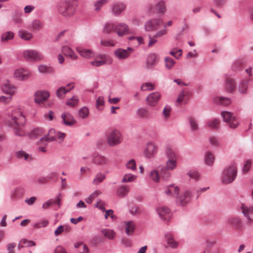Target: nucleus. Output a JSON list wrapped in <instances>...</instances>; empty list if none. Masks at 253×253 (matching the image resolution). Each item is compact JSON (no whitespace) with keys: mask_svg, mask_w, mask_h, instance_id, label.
<instances>
[{"mask_svg":"<svg viewBox=\"0 0 253 253\" xmlns=\"http://www.w3.org/2000/svg\"><path fill=\"white\" fill-rule=\"evenodd\" d=\"M57 13L65 18L72 17L76 13L77 5L72 0H61L56 4Z\"/></svg>","mask_w":253,"mask_h":253,"instance_id":"nucleus-2","label":"nucleus"},{"mask_svg":"<svg viewBox=\"0 0 253 253\" xmlns=\"http://www.w3.org/2000/svg\"><path fill=\"white\" fill-rule=\"evenodd\" d=\"M129 192V187L128 186L122 185L119 187L117 190V195L123 198L126 196Z\"/></svg>","mask_w":253,"mask_h":253,"instance_id":"nucleus-36","label":"nucleus"},{"mask_svg":"<svg viewBox=\"0 0 253 253\" xmlns=\"http://www.w3.org/2000/svg\"><path fill=\"white\" fill-rule=\"evenodd\" d=\"M100 44L104 46H115L116 44V42L113 40H106L102 39L100 41Z\"/></svg>","mask_w":253,"mask_h":253,"instance_id":"nucleus-56","label":"nucleus"},{"mask_svg":"<svg viewBox=\"0 0 253 253\" xmlns=\"http://www.w3.org/2000/svg\"><path fill=\"white\" fill-rule=\"evenodd\" d=\"M35 245L36 243L35 242L23 239L20 241L18 248L20 249L25 247L35 246Z\"/></svg>","mask_w":253,"mask_h":253,"instance_id":"nucleus-49","label":"nucleus"},{"mask_svg":"<svg viewBox=\"0 0 253 253\" xmlns=\"http://www.w3.org/2000/svg\"><path fill=\"white\" fill-rule=\"evenodd\" d=\"M112 63V59L109 55L99 54L90 62V64L93 67H100L105 64H111Z\"/></svg>","mask_w":253,"mask_h":253,"instance_id":"nucleus-8","label":"nucleus"},{"mask_svg":"<svg viewBox=\"0 0 253 253\" xmlns=\"http://www.w3.org/2000/svg\"><path fill=\"white\" fill-rule=\"evenodd\" d=\"M18 36L23 40L29 41L33 38V35L25 30H20L18 32Z\"/></svg>","mask_w":253,"mask_h":253,"instance_id":"nucleus-29","label":"nucleus"},{"mask_svg":"<svg viewBox=\"0 0 253 253\" xmlns=\"http://www.w3.org/2000/svg\"><path fill=\"white\" fill-rule=\"evenodd\" d=\"M48 222L46 220H43L36 223L34 224V227L35 228H40L42 227H44L47 225Z\"/></svg>","mask_w":253,"mask_h":253,"instance_id":"nucleus-64","label":"nucleus"},{"mask_svg":"<svg viewBox=\"0 0 253 253\" xmlns=\"http://www.w3.org/2000/svg\"><path fill=\"white\" fill-rule=\"evenodd\" d=\"M43 26L42 23L39 20H34L29 26L30 29L33 31H39L41 30Z\"/></svg>","mask_w":253,"mask_h":253,"instance_id":"nucleus-31","label":"nucleus"},{"mask_svg":"<svg viewBox=\"0 0 253 253\" xmlns=\"http://www.w3.org/2000/svg\"><path fill=\"white\" fill-rule=\"evenodd\" d=\"M252 165V161L251 160H247L244 164L243 168V172L244 173H247L251 168Z\"/></svg>","mask_w":253,"mask_h":253,"instance_id":"nucleus-61","label":"nucleus"},{"mask_svg":"<svg viewBox=\"0 0 253 253\" xmlns=\"http://www.w3.org/2000/svg\"><path fill=\"white\" fill-rule=\"evenodd\" d=\"M158 147L153 142H148L143 151L144 156L150 159L153 158L157 153Z\"/></svg>","mask_w":253,"mask_h":253,"instance_id":"nucleus-11","label":"nucleus"},{"mask_svg":"<svg viewBox=\"0 0 253 253\" xmlns=\"http://www.w3.org/2000/svg\"><path fill=\"white\" fill-rule=\"evenodd\" d=\"M236 84L233 79L228 78L226 79L225 89L228 91L232 92L235 88Z\"/></svg>","mask_w":253,"mask_h":253,"instance_id":"nucleus-35","label":"nucleus"},{"mask_svg":"<svg viewBox=\"0 0 253 253\" xmlns=\"http://www.w3.org/2000/svg\"><path fill=\"white\" fill-rule=\"evenodd\" d=\"M23 57L28 61H39L43 58V55L40 52L33 49L24 50L23 52Z\"/></svg>","mask_w":253,"mask_h":253,"instance_id":"nucleus-9","label":"nucleus"},{"mask_svg":"<svg viewBox=\"0 0 253 253\" xmlns=\"http://www.w3.org/2000/svg\"><path fill=\"white\" fill-rule=\"evenodd\" d=\"M249 81L250 79H246L243 80L241 82L239 86V90L241 93H244L246 92Z\"/></svg>","mask_w":253,"mask_h":253,"instance_id":"nucleus-50","label":"nucleus"},{"mask_svg":"<svg viewBox=\"0 0 253 253\" xmlns=\"http://www.w3.org/2000/svg\"><path fill=\"white\" fill-rule=\"evenodd\" d=\"M101 233L105 237L110 240L114 239L116 235V233L114 231L109 229H104L102 230Z\"/></svg>","mask_w":253,"mask_h":253,"instance_id":"nucleus-43","label":"nucleus"},{"mask_svg":"<svg viewBox=\"0 0 253 253\" xmlns=\"http://www.w3.org/2000/svg\"><path fill=\"white\" fill-rule=\"evenodd\" d=\"M156 211L161 219L169 221L171 217L170 210L164 206L159 207L156 209Z\"/></svg>","mask_w":253,"mask_h":253,"instance_id":"nucleus-16","label":"nucleus"},{"mask_svg":"<svg viewBox=\"0 0 253 253\" xmlns=\"http://www.w3.org/2000/svg\"><path fill=\"white\" fill-rule=\"evenodd\" d=\"M62 121L66 126H72L76 123V121L71 114L69 112H65L61 115Z\"/></svg>","mask_w":253,"mask_h":253,"instance_id":"nucleus-20","label":"nucleus"},{"mask_svg":"<svg viewBox=\"0 0 253 253\" xmlns=\"http://www.w3.org/2000/svg\"><path fill=\"white\" fill-rule=\"evenodd\" d=\"M16 156L18 159L24 160L26 161H30L32 159V157L30 155L23 151H19L17 152Z\"/></svg>","mask_w":253,"mask_h":253,"instance_id":"nucleus-40","label":"nucleus"},{"mask_svg":"<svg viewBox=\"0 0 253 253\" xmlns=\"http://www.w3.org/2000/svg\"><path fill=\"white\" fill-rule=\"evenodd\" d=\"M133 51L131 47H127L126 49L118 48L114 51V55L118 59L123 60L127 58Z\"/></svg>","mask_w":253,"mask_h":253,"instance_id":"nucleus-15","label":"nucleus"},{"mask_svg":"<svg viewBox=\"0 0 253 253\" xmlns=\"http://www.w3.org/2000/svg\"><path fill=\"white\" fill-rule=\"evenodd\" d=\"M38 71L40 73L43 74H52L54 73V69L53 67L44 64L38 66Z\"/></svg>","mask_w":253,"mask_h":253,"instance_id":"nucleus-30","label":"nucleus"},{"mask_svg":"<svg viewBox=\"0 0 253 253\" xmlns=\"http://www.w3.org/2000/svg\"><path fill=\"white\" fill-rule=\"evenodd\" d=\"M0 88L3 93L9 96L10 99H12L13 96L15 95L18 92V86L9 81L3 83Z\"/></svg>","mask_w":253,"mask_h":253,"instance_id":"nucleus-7","label":"nucleus"},{"mask_svg":"<svg viewBox=\"0 0 253 253\" xmlns=\"http://www.w3.org/2000/svg\"><path fill=\"white\" fill-rule=\"evenodd\" d=\"M58 131H56L54 129H50L49 130L48 133L44 135L43 137L41 138V141H48L56 140V135Z\"/></svg>","mask_w":253,"mask_h":253,"instance_id":"nucleus-26","label":"nucleus"},{"mask_svg":"<svg viewBox=\"0 0 253 253\" xmlns=\"http://www.w3.org/2000/svg\"><path fill=\"white\" fill-rule=\"evenodd\" d=\"M116 28H117V25L109 23H107L104 27L103 29V32L104 33H110L113 32H116Z\"/></svg>","mask_w":253,"mask_h":253,"instance_id":"nucleus-44","label":"nucleus"},{"mask_svg":"<svg viewBox=\"0 0 253 253\" xmlns=\"http://www.w3.org/2000/svg\"><path fill=\"white\" fill-rule=\"evenodd\" d=\"M166 154L168 160L166 162L165 167L161 168V174L164 178H168L169 176V170H173L177 167V156L175 152L171 148L167 147Z\"/></svg>","mask_w":253,"mask_h":253,"instance_id":"nucleus-3","label":"nucleus"},{"mask_svg":"<svg viewBox=\"0 0 253 253\" xmlns=\"http://www.w3.org/2000/svg\"><path fill=\"white\" fill-rule=\"evenodd\" d=\"M92 161L95 165L100 166L107 165L108 163L107 158L97 153L94 154L92 155Z\"/></svg>","mask_w":253,"mask_h":253,"instance_id":"nucleus-18","label":"nucleus"},{"mask_svg":"<svg viewBox=\"0 0 253 253\" xmlns=\"http://www.w3.org/2000/svg\"><path fill=\"white\" fill-rule=\"evenodd\" d=\"M126 8V5L122 2L114 3L112 6V12L116 16L120 15Z\"/></svg>","mask_w":253,"mask_h":253,"instance_id":"nucleus-19","label":"nucleus"},{"mask_svg":"<svg viewBox=\"0 0 253 253\" xmlns=\"http://www.w3.org/2000/svg\"><path fill=\"white\" fill-rule=\"evenodd\" d=\"M177 202L181 206H184L188 203L191 200V193L186 191L183 192L180 196L177 197Z\"/></svg>","mask_w":253,"mask_h":253,"instance_id":"nucleus-21","label":"nucleus"},{"mask_svg":"<svg viewBox=\"0 0 253 253\" xmlns=\"http://www.w3.org/2000/svg\"><path fill=\"white\" fill-rule=\"evenodd\" d=\"M165 191L167 195H171L177 197L179 193V189L177 186L171 185L166 187Z\"/></svg>","mask_w":253,"mask_h":253,"instance_id":"nucleus-28","label":"nucleus"},{"mask_svg":"<svg viewBox=\"0 0 253 253\" xmlns=\"http://www.w3.org/2000/svg\"><path fill=\"white\" fill-rule=\"evenodd\" d=\"M50 96L49 92L45 90H38L34 93V101L40 105H42Z\"/></svg>","mask_w":253,"mask_h":253,"instance_id":"nucleus-10","label":"nucleus"},{"mask_svg":"<svg viewBox=\"0 0 253 253\" xmlns=\"http://www.w3.org/2000/svg\"><path fill=\"white\" fill-rule=\"evenodd\" d=\"M156 9L159 13L164 14L167 10L165 2L163 0L159 1L156 5Z\"/></svg>","mask_w":253,"mask_h":253,"instance_id":"nucleus-42","label":"nucleus"},{"mask_svg":"<svg viewBox=\"0 0 253 253\" xmlns=\"http://www.w3.org/2000/svg\"><path fill=\"white\" fill-rule=\"evenodd\" d=\"M62 53L66 57H69L73 60H76L78 58L77 55L75 53L72 49L68 46H63L61 49Z\"/></svg>","mask_w":253,"mask_h":253,"instance_id":"nucleus-23","label":"nucleus"},{"mask_svg":"<svg viewBox=\"0 0 253 253\" xmlns=\"http://www.w3.org/2000/svg\"><path fill=\"white\" fill-rule=\"evenodd\" d=\"M161 98V94L159 92H154L149 94L146 98V102L150 107L156 106Z\"/></svg>","mask_w":253,"mask_h":253,"instance_id":"nucleus-17","label":"nucleus"},{"mask_svg":"<svg viewBox=\"0 0 253 253\" xmlns=\"http://www.w3.org/2000/svg\"><path fill=\"white\" fill-rule=\"evenodd\" d=\"M168 245L172 248H176L178 246V243L174 240L171 233H167L165 235Z\"/></svg>","mask_w":253,"mask_h":253,"instance_id":"nucleus-32","label":"nucleus"},{"mask_svg":"<svg viewBox=\"0 0 253 253\" xmlns=\"http://www.w3.org/2000/svg\"><path fill=\"white\" fill-rule=\"evenodd\" d=\"M169 54L172 56L174 57L176 59H179V58L182 55V50L177 49H172L169 52Z\"/></svg>","mask_w":253,"mask_h":253,"instance_id":"nucleus-62","label":"nucleus"},{"mask_svg":"<svg viewBox=\"0 0 253 253\" xmlns=\"http://www.w3.org/2000/svg\"><path fill=\"white\" fill-rule=\"evenodd\" d=\"M125 226L126 233L128 236L132 235L136 228L135 222L131 220L126 221L125 222Z\"/></svg>","mask_w":253,"mask_h":253,"instance_id":"nucleus-25","label":"nucleus"},{"mask_svg":"<svg viewBox=\"0 0 253 253\" xmlns=\"http://www.w3.org/2000/svg\"><path fill=\"white\" fill-rule=\"evenodd\" d=\"M220 124V121L218 119L210 120L207 122V126L209 128L217 129Z\"/></svg>","mask_w":253,"mask_h":253,"instance_id":"nucleus-54","label":"nucleus"},{"mask_svg":"<svg viewBox=\"0 0 253 253\" xmlns=\"http://www.w3.org/2000/svg\"><path fill=\"white\" fill-rule=\"evenodd\" d=\"M66 93L67 92L65 89V86H62L57 90L56 94L58 98H63Z\"/></svg>","mask_w":253,"mask_h":253,"instance_id":"nucleus-59","label":"nucleus"},{"mask_svg":"<svg viewBox=\"0 0 253 253\" xmlns=\"http://www.w3.org/2000/svg\"><path fill=\"white\" fill-rule=\"evenodd\" d=\"M158 60V56L156 54H150L146 60V67L148 69H151L154 67Z\"/></svg>","mask_w":253,"mask_h":253,"instance_id":"nucleus-24","label":"nucleus"},{"mask_svg":"<svg viewBox=\"0 0 253 253\" xmlns=\"http://www.w3.org/2000/svg\"><path fill=\"white\" fill-rule=\"evenodd\" d=\"M161 172V169H160ZM160 175L158 169H154L152 170L149 174V177L155 182H159L160 179Z\"/></svg>","mask_w":253,"mask_h":253,"instance_id":"nucleus-41","label":"nucleus"},{"mask_svg":"<svg viewBox=\"0 0 253 253\" xmlns=\"http://www.w3.org/2000/svg\"><path fill=\"white\" fill-rule=\"evenodd\" d=\"M128 26L125 23H120L117 25L116 33L119 36H123L129 33Z\"/></svg>","mask_w":253,"mask_h":253,"instance_id":"nucleus-22","label":"nucleus"},{"mask_svg":"<svg viewBox=\"0 0 253 253\" xmlns=\"http://www.w3.org/2000/svg\"><path fill=\"white\" fill-rule=\"evenodd\" d=\"M128 39L130 41H132L134 40H136L138 42V44L139 45L144 44L145 43L144 38L142 36H137V37L131 36V37H129L128 38Z\"/></svg>","mask_w":253,"mask_h":253,"instance_id":"nucleus-63","label":"nucleus"},{"mask_svg":"<svg viewBox=\"0 0 253 253\" xmlns=\"http://www.w3.org/2000/svg\"><path fill=\"white\" fill-rule=\"evenodd\" d=\"M163 24V21L160 18L152 19L148 21L145 24V29L146 31L156 30L159 27Z\"/></svg>","mask_w":253,"mask_h":253,"instance_id":"nucleus-14","label":"nucleus"},{"mask_svg":"<svg viewBox=\"0 0 253 253\" xmlns=\"http://www.w3.org/2000/svg\"><path fill=\"white\" fill-rule=\"evenodd\" d=\"M79 102V98L76 96H73L72 98H71L70 99L67 100L66 102V104L68 106H71V107H74Z\"/></svg>","mask_w":253,"mask_h":253,"instance_id":"nucleus-57","label":"nucleus"},{"mask_svg":"<svg viewBox=\"0 0 253 253\" xmlns=\"http://www.w3.org/2000/svg\"><path fill=\"white\" fill-rule=\"evenodd\" d=\"M105 175L102 173H98L95 175L93 180V183L95 185H97L102 182L105 178Z\"/></svg>","mask_w":253,"mask_h":253,"instance_id":"nucleus-55","label":"nucleus"},{"mask_svg":"<svg viewBox=\"0 0 253 253\" xmlns=\"http://www.w3.org/2000/svg\"><path fill=\"white\" fill-rule=\"evenodd\" d=\"M141 89L142 90H153L154 89V84L150 83H146L143 84L141 86Z\"/></svg>","mask_w":253,"mask_h":253,"instance_id":"nucleus-60","label":"nucleus"},{"mask_svg":"<svg viewBox=\"0 0 253 253\" xmlns=\"http://www.w3.org/2000/svg\"><path fill=\"white\" fill-rule=\"evenodd\" d=\"M214 101L220 105L227 106L231 103V100L228 98L218 97L214 99Z\"/></svg>","mask_w":253,"mask_h":253,"instance_id":"nucleus-48","label":"nucleus"},{"mask_svg":"<svg viewBox=\"0 0 253 253\" xmlns=\"http://www.w3.org/2000/svg\"><path fill=\"white\" fill-rule=\"evenodd\" d=\"M14 34L11 31H8L3 33L0 38V41L2 42H7L14 38Z\"/></svg>","mask_w":253,"mask_h":253,"instance_id":"nucleus-39","label":"nucleus"},{"mask_svg":"<svg viewBox=\"0 0 253 253\" xmlns=\"http://www.w3.org/2000/svg\"><path fill=\"white\" fill-rule=\"evenodd\" d=\"M137 178V176L131 173L126 174L122 180V182L124 183L131 182L134 181Z\"/></svg>","mask_w":253,"mask_h":253,"instance_id":"nucleus-51","label":"nucleus"},{"mask_svg":"<svg viewBox=\"0 0 253 253\" xmlns=\"http://www.w3.org/2000/svg\"><path fill=\"white\" fill-rule=\"evenodd\" d=\"M32 75L31 73L27 69L19 68L13 72V77L19 81H25L29 79Z\"/></svg>","mask_w":253,"mask_h":253,"instance_id":"nucleus-13","label":"nucleus"},{"mask_svg":"<svg viewBox=\"0 0 253 253\" xmlns=\"http://www.w3.org/2000/svg\"><path fill=\"white\" fill-rule=\"evenodd\" d=\"M77 51L82 57L86 58H90L94 56V52L90 49L83 48L81 47L76 48Z\"/></svg>","mask_w":253,"mask_h":253,"instance_id":"nucleus-27","label":"nucleus"},{"mask_svg":"<svg viewBox=\"0 0 253 253\" xmlns=\"http://www.w3.org/2000/svg\"><path fill=\"white\" fill-rule=\"evenodd\" d=\"M215 159L214 156L212 153L210 151L206 152L205 155V162L209 166H212Z\"/></svg>","mask_w":253,"mask_h":253,"instance_id":"nucleus-37","label":"nucleus"},{"mask_svg":"<svg viewBox=\"0 0 253 253\" xmlns=\"http://www.w3.org/2000/svg\"><path fill=\"white\" fill-rule=\"evenodd\" d=\"M237 173V168L234 165H231L225 168L221 174V183L225 185L232 183L236 177Z\"/></svg>","mask_w":253,"mask_h":253,"instance_id":"nucleus-4","label":"nucleus"},{"mask_svg":"<svg viewBox=\"0 0 253 253\" xmlns=\"http://www.w3.org/2000/svg\"><path fill=\"white\" fill-rule=\"evenodd\" d=\"M223 120L231 128H235L239 125V121L236 117L231 112L223 111L221 113Z\"/></svg>","mask_w":253,"mask_h":253,"instance_id":"nucleus-6","label":"nucleus"},{"mask_svg":"<svg viewBox=\"0 0 253 253\" xmlns=\"http://www.w3.org/2000/svg\"><path fill=\"white\" fill-rule=\"evenodd\" d=\"M240 209L247 219V223L248 224L252 223L253 222V206L242 204Z\"/></svg>","mask_w":253,"mask_h":253,"instance_id":"nucleus-12","label":"nucleus"},{"mask_svg":"<svg viewBox=\"0 0 253 253\" xmlns=\"http://www.w3.org/2000/svg\"><path fill=\"white\" fill-rule=\"evenodd\" d=\"M136 113L137 116L141 119H147L150 117L149 111L145 108H140L138 109Z\"/></svg>","mask_w":253,"mask_h":253,"instance_id":"nucleus-33","label":"nucleus"},{"mask_svg":"<svg viewBox=\"0 0 253 253\" xmlns=\"http://www.w3.org/2000/svg\"><path fill=\"white\" fill-rule=\"evenodd\" d=\"M165 66L167 69H171L175 64V60L170 57L166 56L164 58Z\"/></svg>","mask_w":253,"mask_h":253,"instance_id":"nucleus-45","label":"nucleus"},{"mask_svg":"<svg viewBox=\"0 0 253 253\" xmlns=\"http://www.w3.org/2000/svg\"><path fill=\"white\" fill-rule=\"evenodd\" d=\"M106 141L110 146H115L120 144L123 141L121 132L117 129L109 130L106 133Z\"/></svg>","mask_w":253,"mask_h":253,"instance_id":"nucleus-5","label":"nucleus"},{"mask_svg":"<svg viewBox=\"0 0 253 253\" xmlns=\"http://www.w3.org/2000/svg\"><path fill=\"white\" fill-rule=\"evenodd\" d=\"M10 118V123L14 127L15 133L18 136H24L26 134L24 128L22 126L25 122L24 116L20 108L14 109L9 116Z\"/></svg>","mask_w":253,"mask_h":253,"instance_id":"nucleus-1","label":"nucleus"},{"mask_svg":"<svg viewBox=\"0 0 253 253\" xmlns=\"http://www.w3.org/2000/svg\"><path fill=\"white\" fill-rule=\"evenodd\" d=\"M227 222L229 224L237 228H240L242 226V221L238 217H231L228 219Z\"/></svg>","mask_w":253,"mask_h":253,"instance_id":"nucleus-34","label":"nucleus"},{"mask_svg":"<svg viewBox=\"0 0 253 253\" xmlns=\"http://www.w3.org/2000/svg\"><path fill=\"white\" fill-rule=\"evenodd\" d=\"M188 122L190 126L191 129L192 131L195 132L198 130L199 125L197 121L193 117L188 118Z\"/></svg>","mask_w":253,"mask_h":253,"instance_id":"nucleus-47","label":"nucleus"},{"mask_svg":"<svg viewBox=\"0 0 253 253\" xmlns=\"http://www.w3.org/2000/svg\"><path fill=\"white\" fill-rule=\"evenodd\" d=\"M75 248L78 249L79 253H89L87 246L82 242L76 243L74 245Z\"/></svg>","mask_w":253,"mask_h":253,"instance_id":"nucleus-38","label":"nucleus"},{"mask_svg":"<svg viewBox=\"0 0 253 253\" xmlns=\"http://www.w3.org/2000/svg\"><path fill=\"white\" fill-rule=\"evenodd\" d=\"M101 194V192L99 190H96L91 194H90L87 198L85 199V202L88 204H91L93 200Z\"/></svg>","mask_w":253,"mask_h":253,"instance_id":"nucleus-53","label":"nucleus"},{"mask_svg":"<svg viewBox=\"0 0 253 253\" xmlns=\"http://www.w3.org/2000/svg\"><path fill=\"white\" fill-rule=\"evenodd\" d=\"M126 166L127 169H130L132 171H134L136 169V162L133 159L128 161L126 163Z\"/></svg>","mask_w":253,"mask_h":253,"instance_id":"nucleus-58","label":"nucleus"},{"mask_svg":"<svg viewBox=\"0 0 253 253\" xmlns=\"http://www.w3.org/2000/svg\"><path fill=\"white\" fill-rule=\"evenodd\" d=\"M89 112V109L86 107H84L79 110L78 116L82 119H85L88 116Z\"/></svg>","mask_w":253,"mask_h":253,"instance_id":"nucleus-52","label":"nucleus"},{"mask_svg":"<svg viewBox=\"0 0 253 253\" xmlns=\"http://www.w3.org/2000/svg\"><path fill=\"white\" fill-rule=\"evenodd\" d=\"M44 133V130L42 128L38 127L35 128L33 130L30 134V137L31 138H35L41 136L43 135Z\"/></svg>","mask_w":253,"mask_h":253,"instance_id":"nucleus-46","label":"nucleus"}]
</instances>
